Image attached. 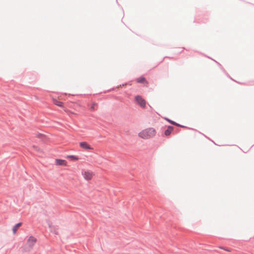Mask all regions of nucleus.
<instances>
[{"label":"nucleus","mask_w":254,"mask_h":254,"mask_svg":"<svg viewBox=\"0 0 254 254\" xmlns=\"http://www.w3.org/2000/svg\"><path fill=\"white\" fill-rule=\"evenodd\" d=\"M156 133V130L154 128L149 127L139 132L138 136L142 139H147L154 137Z\"/></svg>","instance_id":"nucleus-1"},{"label":"nucleus","mask_w":254,"mask_h":254,"mask_svg":"<svg viewBox=\"0 0 254 254\" xmlns=\"http://www.w3.org/2000/svg\"><path fill=\"white\" fill-rule=\"evenodd\" d=\"M56 164L57 165L66 166H67V162L64 160L62 159H56L55 160Z\"/></svg>","instance_id":"nucleus-6"},{"label":"nucleus","mask_w":254,"mask_h":254,"mask_svg":"<svg viewBox=\"0 0 254 254\" xmlns=\"http://www.w3.org/2000/svg\"><path fill=\"white\" fill-rule=\"evenodd\" d=\"M173 130V127L171 126H169L167 129L165 131V135L166 136H169L171 133V132H172Z\"/></svg>","instance_id":"nucleus-7"},{"label":"nucleus","mask_w":254,"mask_h":254,"mask_svg":"<svg viewBox=\"0 0 254 254\" xmlns=\"http://www.w3.org/2000/svg\"><path fill=\"white\" fill-rule=\"evenodd\" d=\"M68 157L72 159V160H78V158L75 156L71 155V156H68Z\"/></svg>","instance_id":"nucleus-11"},{"label":"nucleus","mask_w":254,"mask_h":254,"mask_svg":"<svg viewBox=\"0 0 254 254\" xmlns=\"http://www.w3.org/2000/svg\"><path fill=\"white\" fill-rule=\"evenodd\" d=\"M136 81L138 83H144V82L147 83V82L146 81L144 77H140L137 78Z\"/></svg>","instance_id":"nucleus-10"},{"label":"nucleus","mask_w":254,"mask_h":254,"mask_svg":"<svg viewBox=\"0 0 254 254\" xmlns=\"http://www.w3.org/2000/svg\"><path fill=\"white\" fill-rule=\"evenodd\" d=\"M224 250H225V251H228V252L230 251L229 250H228V249H224Z\"/></svg>","instance_id":"nucleus-14"},{"label":"nucleus","mask_w":254,"mask_h":254,"mask_svg":"<svg viewBox=\"0 0 254 254\" xmlns=\"http://www.w3.org/2000/svg\"><path fill=\"white\" fill-rule=\"evenodd\" d=\"M22 225V223L20 222L16 224L12 228V232L14 234H16L17 229Z\"/></svg>","instance_id":"nucleus-8"},{"label":"nucleus","mask_w":254,"mask_h":254,"mask_svg":"<svg viewBox=\"0 0 254 254\" xmlns=\"http://www.w3.org/2000/svg\"><path fill=\"white\" fill-rule=\"evenodd\" d=\"M53 103L59 106V107H62L63 106V103L57 99H53Z\"/></svg>","instance_id":"nucleus-9"},{"label":"nucleus","mask_w":254,"mask_h":254,"mask_svg":"<svg viewBox=\"0 0 254 254\" xmlns=\"http://www.w3.org/2000/svg\"><path fill=\"white\" fill-rule=\"evenodd\" d=\"M96 105H97V104L96 103H93L92 107H91V110H94V107Z\"/></svg>","instance_id":"nucleus-12"},{"label":"nucleus","mask_w":254,"mask_h":254,"mask_svg":"<svg viewBox=\"0 0 254 254\" xmlns=\"http://www.w3.org/2000/svg\"><path fill=\"white\" fill-rule=\"evenodd\" d=\"M37 242V239L33 237L30 236L28 239L26 243L25 249L26 251H30L34 246Z\"/></svg>","instance_id":"nucleus-2"},{"label":"nucleus","mask_w":254,"mask_h":254,"mask_svg":"<svg viewBox=\"0 0 254 254\" xmlns=\"http://www.w3.org/2000/svg\"><path fill=\"white\" fill-rule=\"evenodd\" d=\"M82 175L83 178L85 180L89 181V180H91L92 179V178H93V177L94 176V174L91 171L86 170V171H82Z\"/></svg>","instance_id":"nucleus-3"},{"label":"nucleus","mask_w":254,"mask_h":254,"mask_svg":"<svg viewBox=\"0 0 254 254\" xmlns=\"http://www.w3.org/2000/svg\"><path fill=\"white\" fill-rule=\"evenodd\" d=\"M135 100L137 104L142 108L146 107V102L145 100L140 96L137 95L135 97Z\"/></svg>","instance_id":"nucleus-4"},{"label":"nucleus","mask_w":254,"mask_h":254,"mask_svg":"<svg viewBox=\"0 0 254 254\" xmlns=\"http://www.w3.org/2000/svg\"><path fill=\"white\" fill-rule=\"evenodd\" d=\"M79 146L85 150H92L93 148L86 142L83 141L79 143Z\"/></svg>","instance_id":"nucleus-5"},{"label":"nucleus","mask_w":254,"mask_h":254,"mask_svg":"<svg viewBox=\"0 0 254 254\" xmlns=\"http://www.w3.org/2000/svg\"><path fill=\"white\" fill-rule=\"evenodd\" d=\"M169 122H170V123H172V124H173V125H177V126H179L178 124H176V123H175V122H174L170 121H169Z\"/></svg>","instance_id":"nucleus-13"}]
</instances>
